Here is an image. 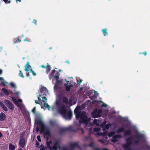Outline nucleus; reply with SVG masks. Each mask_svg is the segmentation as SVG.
Returning a JSON list of instances; mask_svg holds the SVG:
<instances>
[{"mask_svg": "<svg viewBox=\"0 0 150 150\" xmlns=\"http://www.w3.org/2000/svg\"><path fill=\"white\" fill-rule=\"evenodd\" d=\"M111 141L113 143H115L118 141V140L115 138H113V139L111 140Z\"/></svg>", "mask_w": 150, "mask_h": 150, "instance_id": "c03bdc74", "label": "nucleus"}, {"mask_svg": "<svg viewBox=\"0 0 150 150\" xmlns=\"http://www.w3.org/2000/svg\"><path fill=\"white\" fill-rule=\"evenodd\" d=\"M102 111L100 109L98 110L97 109H95L93 110L91 114V115L93 118H97L101 116V114Z\"/></svg>", "mask_w": 150, "mask_h": 150, "instance_id": "423d86ee", "label": "nucleus"}, {"mask_svg": "<svg viewBox=\"0 0 150 150\" xmlns=\"http://www.w3.org/2000/svg\"><path fill=\"white\" fill-rule=\"evenodd\" d=\"M75 115H76V118L77 119H78L79 118H81V116H82V112L79 113V114L78 113Z\"/></svg>", "mask_w": 150, "mask_h": 150, "instance_id": "a878e982", "label": "nucleus"}, {"mask_svg": "<svg viewBox=\"0 0 150 150\" xmlns=\"http://www.w3.org/2000/svg\"><path fill=\"white\" fill-rule=\"evenodd\" d=\"M40 150H45V148L44 145L42 144L40 145Z\"/></svg>", "mask_w": 150, "mask_h": 150, "instance_id": "79ce46f5", "label": "nucleus"}, {"mask_svg": "<svg viewBox=\"0 0 150 150\" xmlns=\"http://www.w3.org/2000/svg\"><path fill=\"white\" fill-rule=\"evenodd\" d=\"M0 106L1 108L5 111H8V110L7 108L1 101L0 102Z\"/></svg>", "mask_w": 150, "mask_h": 150, "instance_id": "aec40b11", "label": "nucleus"}, {"mask_svg": "<svg viewBox=\"0 0 150 150\" xmlns=\"http://www.w3.org/2000/svg\"><path fill=\"white\" fill-rule=\"evenodd\" d=\"M3 1L6 4H9L11 3V0H3Z\"/></svg>", "mask_w": 150, "mask_h": 150, "instance_id": "37998d69", "label": "nucleus"}, {"mask_svg": "<svg viewBox=\"0 0 150 150\" xmlns=\"http://www.w3.org/2000/svg\"><path fill=\"white\" fill-rule=\"evenodd\" d=\"M46 101H44V102H43L44 103V106L45 107L47 108L48 109H49L50 108V106L49 105H48L47 103H46Z\"/></svg>", "mask_w": 150, "mask_h": 150, "instance_id": "7c9ffc66", "label": "nucleus"}, {"mask_svg": "<svg viewBox=\"0 0 150 150\" xmlns=\"http://www.w3.org/2000/svg\"><path fill=\"white\" fill-rule=\"evenodd\" d=\"M56 83H61L62 82V80H59V79H57V80H56Z\"/></svg>", "mask_w": 150, "mask_h": 150, "instance_id": "49530a36", "label": "nucleus"}, {"mask_svg": "<svg viewBox=\"0 0 150 150\" xmlns=\"http://www.w3.org/2000/svg\"><path fill=\"white\" fill-rule=\"evenodd\" d=\"M84 138L85 140L86 141H87L88 140H90L91 139V137L90 136H85L84 137Z\"/></svg>", "mask_w": 150, "mask_h": 150, "instance_id": "e433bc0d", "label": "nucleus"}, {"mask_svg": "<svg viewBox=\"0 0 150 150\" xmlns=\"http://www.w3.org/2000/svg\"><path fill=\"white\" fill-rule=\"evenodd\" d=\"M115 134V133L114 132L112 131L108 133V136L109 137H110L114 135Z\"/></svg>", "mask_w": 150, "mask_h": 150, "instance_id": "72a5a7b5", "label": "nucleus"}, {"mask_svg": "<svg viewBox=\"0 0 150 150\" xmlns=\"http://www.w3.org/2000/svg\"><path fill=\"white\" fill-rule=\"evenodd\" d=\"M64 86L65 87V91H69L70 90L71 88L73 86L71 84L68 85L67 84H64Z\"/></svg>", "mask_w": 150, "mask_h": 150, "instance_id": "f3484780", "label": "nucleus"}, {"mask_svg": "<svg viewBox=\"0 0 150 150\" xmlns=\"http://www.w3.org/2000/svg\"><path fill=\"white\" fill-rule=\"evenodd\" d=\"M50 123L51 126H53L55 125V122L54 121L51 120L50 122Z\"/></svg>", "mask_w": 150, "mask_h": 150, "instance_id": "4c0bfd02", "label": "nucleus"}, {"mask_svg": "<svg viewBox=\"0 0 150 150\" xmlns=\"http://www.w3.org/2000/svg\"><path fill=\"white\" fill-rule=\"evenodd\" d=\"M4 103L7 106L8 108L10 110H13L14 109V105L10 100H4Z\"/></svg>", "mask_w": 150, "mask_h": 150, "instance_id": "1a4fd4ad", "label": "nucleus"}, {"mask_svg": "<svg viewBox=\"0 0 150 150\" xmlns=\"http://www.w3.org/2000/svg\"><path fill=\"white\" fill-rule=\"evenodd\" d=\"M6 118V115L3 112H1L0 114V121L5 120Z\"/></svg>", "mask_w": 150, "mask_h": 150, "instance_id": "dca6fc26", "label": "nucleus"}, {"mask_svg": "<svg viewBox=\"0 0 150 150\" xmlns=\"http://www.w3.org/2000/svg\"><path fill=\"white\" fill-rule=\"evenodd\" d=\"M62 101L64 103L67 104L68 103V99L66 97H63L62 98Z\"/></svg>", "mask_w": 150, "mask_h": 150, "instance_id": "393cba45", "label": "nucleus"}, {"mask_svg": "<svg viewBox=\"0 0 150 150\" xmlns=\"http://www.w3.org/2000/svg\"><path fill=\"white\" fill-rule=\"evenodd\" d=\"M58 112L66 120H70L72 117V112L71 110H67L65 105L61 104L58 109Z\"/></svg>", "mask_w": 150, "mask_h": 150, "instance_id": "f257e3e1", "label": "nucleus"}, {"mask_svg": "<svg viewBox=\"0 0 150 150\" xmlns=\"http://www.w3.org/2000/svg\"><path fill=\"white\" fill-rule=\"evenodd\" d=\"M56 71L55 70H52L50 74V75H51V76H50V79H51V78H52V76H53L54 74V73Z\"/></svg>", "mask_w": 150, "mask_h": 150, "instance_id": "c9c22d12", "label": "nucleus"}, {"mask_svg": "<svg viewBox=\"0 0 150 150\" xmlns=\"http://www.w3.org/2000/svg\"><path fill=\"white\" fill-rule=\"evenodd\" d=\"M35 129L37 132H38L39 131V129L38 126L36 127Z\"/></svg>", "mask_w": 150, "mask_h": 150, "instance_id": "6e6d98bb", "label": "nucleus"}, {"mask_svg": "<svg viewBox=\"0 0 150 150\" xmlns=\"http://www.w3.org/2000/svg\"><path fill=\"white\" fill-rule=\"evenodd\" d=\"M7 84V82L5 81L4 80L2 81L1 83V84L4 86H5Z\"/></svg>", "mask_w": 150, "mask_h": 150, "instance_id": "f704fd0d", "label": "nucleus"}, {"mask_svg": "<svg viewBox=\"0 0 150 150\" xmlns=\"http://www.w3.org/2000/svg\"><path fill=\"white\" fill-rule=\"evenodd\" d=\"M107 106V105L106 104L103 103L102 105H101V107H106Z\"/></svg>", "mask_w": 150, "mask_h": 150, "instance_id": "864d4df0", "label": "nucleus"}, {"mask_svg": "<svg viewBox=\"0 0 150 150\" xmlns=\"http://www.w3.org/2000/svg\"><path fill=\"white\" fill-rule=\"evenodd\" d=\"M139 54H144V55L145 56H146V54H147V53H146V51H145L143 52H141V53H139Z\"/></svg>", "mask_w": 150, "mask_h": 150, "instance_id": "603ef678", "label": "nucleus"}, {"mask_svg": "<svg viewBox=\"0 0 150 150\" xmlns=\"http://www.w3.org/2000/svg\"><path fill=\"white\" fill-rule=\"evenodd\" d=\"M98 141L100 142L101 143L103 144V145H107L108 144V142L105 143V141H104L102 139H98Z\"/></svg>", "mask_w": 150, "mask_h": 150, "instance_id": "c85d7f7f", "label": "nucleus"}, {"mask_svg": "<svg viewBox=\"0 0 150 150\" xmlns=\"http://www.w3.org/2000/svg\"><path fill=\"white\" fill-rule=\"evenodd\" d=\"M82 81L83 80L82 79H80V81H79L78 80H77V82H78V84L80 85Z\"/></svg>", "mask_w": 150, "mask_h": 150, "instance_id": "8fccbe9b", "label": "nucleus"}, {"mask_svg": "<svg viewBox=\"0 0 150 150\" xmlns=\"http://www.w3.org/2000/svg\"><path fill=\"white\" fill-rule=\"evenodd\" d=\"M18 75L22 78H24V76L23 73L21 72V70L19 71V73L18 74Z\"/></svg>", "mask_w": 150, "mask_h": 150, "instance_id": "58836bf2", "label": "nucleus"}, {"mask_svg": "<svg viewBox=\"0 0 150 150\" xmlns=\"http://www.w3.org/2000/svg\"><path fill=\"white\" fill-rule=\"evenodd\" d=\"M37 139L38 141L40 142H41V139H40V135H38L37 136Z\"/></svg>", "mask_w": 150, "mask_h": 150, "instance_id": "09e8293b", "label": "nucleus"}, {"mask_svg": "<svg viewBox=\"0 0 150 150\" xmlns=\"http://www.w3.org/2000/svg\"><path fill=\"white\" fill-rule=\"evenodd\" d=\"M36 145H37V146H38L39 145V143L38 142H37L36 143Z\"/></svg>", "mask_w": 150, "mask_h": 150, "instance_id": "69168bd1", "label": "nucleus"}, {"mask_svg": "<svg viewBox=\"0 0 150 150\" xmlns=\"http://www.w3.org/2000/svg\"><path fill=\"white\" fill-rule=\"evenodd\" d=\"M100 129L98 128H95L93 129V130L94 132H97L99 131Z\"/></svg>", "mask_w": 150, "mask_h": 150, "instance_id": "de8ad7c7", "label": "nucleus"}, {"mask_svg": "<svg viewBox=\"0 0 150 150\" xmlns=\"http://www.w3.org/2000/svg\"><path fill=\"white\" fill-rule=\"evenodd\" d=\"M80 129L81 130V132H82V133L83 134V133L84 132V130H83V129H82V128H81Z\"/></svg>", "mask_w": 150, "mask_h": 150, "instance_id": "680f3d73", "label": "nucleus"}, {"mask_svg": "<svg viewBox=\"0 0 150 150\" xmlns=\"http://www.w3.org/2000/svg\"><path fill=\"white\" fill-rule=\"evenodd\" d=\"M75 131L72 129V127H69L64 128H61L59 130V132L61 134H63L67 131Z\"/></svg>", "mask_w": 150, "mask_h": 150, "instance_id": "6e6552de", "label": "nucleus"}, {"mask_svg": "<svg viewBox=\"0 0 150 150\" xmlns=\"http://www.w3.org/2000/svg\"><path fill=\"white\" fill-rule=\"evenodd\" d=\"M36 107H35L32 110V112L34 114H35L36 113L35 112Z\"/></svg>", "mask_w": 150, "mask_h": 150, "instance_id": "a18cd8bd", "label": "nucleus"}, {"mask_svg": "<svg viewBox=\"0 0 150 150\" xmlns=\"http://www.w3.org/2000/svg\"><path fill=\"white\" fill-rule=\"evenodd\" d=\"M13 101L14 102L15 104L18 107L20 108H22V104L21 103L22 102V100L21 99H18V100H17L16 99L15 97H13L12 98Z\"/></svg>", "mask_w": 150, "mask_h": 150, "instance_id": "0eeeda50", "label": "nucleus"}, {"mask_svg": "<svg viewBox=\"0 0 150 150\" xmlns=\"http://www.w3.org/2000/svg\"><path fill=\"white\" fill-rule=\"evenodd\" d=\"M122 137V136L120 134H116L115 135H114L112 137L113 138H115L116 139H117V138H121Z\"/></svg>", "mask_w": 150, "mask_h": 150, "instance_id": "cd10ccee", "label": "nucleus"}, {"mask_svg": "<svg viewBox=\"0 0 150 150\" xmlns=\"http://www.w3.org/2000/svg\"><path fill=\"white\" fill-rule=\"evenodd\" d=\"M25 144V141L23 138H21L19 143V146L21 148H23Z\"/></svg>", "mask_w": 150, "mask_h": 150, "instance_id": "f8f14e48", "label": "nucleus"}, {"mask_svg": "<svg viewBox=\"0 0 150 150\" xmlns=\"http://www.w3.org/2000/svg\"><path fill=\"white\" fill-rule=\"evenodd\" d=\"M146 147L148 149H150V146H146Z\"/></svg>", "mask_w": 150, "mask_h": 150, "instance_id": "774afa93", "label": "nucleus"}, {"mask_svg": "<svg viewBox=\"0 0 150 150\" xmlns=\"http://www.w3.org/2000/svg\"><path fill=\"white\" fill-rule=\"evenodd\" d=\"M37 21L35 19H34L33 23H34L35 25H36Z\"/></svg>", "mask_w": 150, "mask_h": 150, "instance_id": "bf43d9fd", "label": "nucleus"}, {"mask_svg": "<svg viewBox=\"0 0 150 150\" xmlns=\"http://www.w3.org/2000/svg\"><path fill=\"white\" fill-rule=\"evenodd\" d=\"M74 112L75 114L81 113V111L79 110V109H77L76 108L74 110Z\"/></svg>", "mask_w": 150, "mask_h": 150, "instance_id": "473e14b6", "label": "nucleus"}, {"mask_svg": "<svg viewBox=\"0 0 150 150\" xmlns=\"http://www.w3.org/2000/svg\"><path fill=\"white\" fill-rule=\"evenodd\" d=\"M126 143L122 145V146L125 150H129L131 148L129 147L132 143V142L126 141Z\"/></svg>", "mask_w": 150, "mask_h": 150, "instance_id": "9b49d317", "label": "nucleus"}, {"mask_svg": "<svg viewBox=\"0 0 150 150\" xmlns=\"http://www.w3.org/2000/svg\"><path fill=\"white\" fill-rule=\"evenodd\" d=\"M60 75V74L58 72H57L55 75L53 76L56 80L59 79V76Z\"/></svg>", "mask_w": 150, "mask_h": 150, "instance_id": "bb28decb", "label": "nucleus"}, {"mask_svg": "<svg viewBox=\"0 0 150 150\" xmlns=\"http://www.w3.org/2000/svg\"><path fill=\"white\" fill-rule=\"evenodd\" d=\"M124 131L123 134L124 136L125 137L127 136H129L132 134V132L130 129H127L125 131V128L123 127H122L119 128L117 131V132L119 133L120 132H123Z\"/></svg>", "mask_w": 150, "mask_h": 150, "instance_id": "39448f33", "label": "nucleus"}, {"mask_svg": "<svg viewBox=\"0 0 150 150\" xmlns=\"http://www.w3.org/2000/svg\"><path fill=\"white\" fill-rule=\"evenodd\" d=\"M10 85L11 86L12 88H16L15 85L13 83H10Z\"/></svg>", "mask_w": 150, "mask_h": 150, "instance_id": "a19ab883", "label": "nucleus"}, {"mask_svg": "<svg viewBox=\"0 0 150 150\" xmlns=\"http://www.w3.org/2000/svg\"><path fill=\"white\" fill-rule=\"evenodd\" d=\"M41 67L43 68H46V72L47 74H48V73L50 71L51 69L50 66L48 63L47 64V65L46 66H44L43 65H41Z\"/></svg>", "mask_w": 150, "mask_h": 150, "instance_id": "4468645a", "label": "nucleus"}, {"mask_svg": "<svg viewBox=\"0 0 150 150\" xmlns=\"http://www.w3.org/2000/svg\"><path fill=\"white\" fill-rule=\"evenodd\" d=\"M14 40L15 41L14 42V43H18V42H20L21 41V40L18 38H16V39Z\"/></svg>", "mask_w": 150, "mask_h": 150, "instance_id": "ea45409f", "label": "nucleus"}, {"mask_svg": "<svg viewBox=\"0 0 150 150\" xmlns=\"http://www.w3.org/2000/svg\"><path fill=\"white\" fill-rule=\"evenodd\" d=\"M59 147L60 146L59 144V142L57 141L54 143L52 148L53 150H57Z\"/></svg>", "mask_w": 150, "mask_h": 150, "instance_id": "2eb2a0df", "label": "nucleus"}, {"mask_svg": "<svg viewBox=\"0 0 150 150\" xmlns=\"http://www.w3.org/2000/svg\"><path fill=\"white\" fill-rule=\"evenodd\" d=\"M16 146L15 145L11 143H10L9 145V149L10 150H15L16 149Z\"/></svg>", "mask_w": 150, "mask_h": 150, "instance_id": "4be33fe9", "label": "nucleus"}, {"mask_svg": "<svg viewBox=\"0 0 150 150\" xmlns=\"http://www.w3.org/2000/svg\"><path fill=\"white\" fill-rule=\"evenodd\" d=\"M81 118L79 120V122L80 123H84L86 124H88L90 121V119L85 114V112H82Z\"/></svg>", "mask_w": 150, "mask_h": 150, "instance_id": "20e7f679", "label": "nucleus"}, {"mask_svg": "<svg viewBox=\"0 0 150 150\" xmlns=\"http://www.w3.org/2000/svg\"><path fill=\"white\" fill-rule=\"evenodd\" d=\"M48 91L47 90L46 88L45 87H42L40 89V94H39L38 99V100L40 101H41L40 97H42V102L46 101L47 100V98L46 97L47 96L46 93H47Z\"/></svg>", "mask_w": 150, "mask_h": 150, "instance_id": "7ed1b4c3", "label": "nucleus"}, {"mask_svg": "<svg viewBox=\"0 0 150 150\" xmlns=\"http://www.w3.org/2000/svg\"><path fill=\"white\" fill-rule=\"evenodd\" d=\"M32 73L33 74V75L34 76H35L36 75V73L34 71H32Z\"/></svg>", "mask_w": 150, "mask_h": 150, "instance_id": "13d9d810", "label": "nucleus"}, {"mask_svg": "<svg viewBox=\"0 0 150 150\" xmlns=\"http://www.w3.org/2000/svg\"><path fill=\"white\" fill-rule=\"evenodd\" d=\"M111 126V124L110 123L106 124L103 128V130H105L106 129H108L110 126Z\"/></svg>", "mask_w": 150, "mask_h": 150, "instance_id": "5701e85b", "label": "nucleus"}, {"mask_svg": "<svg viewBox=\"0 0 150 150\" xmlns=\"http://www.w3.org/2000/svg\"><path fill=\"white\" fill-rule=\"evenodd\" d=\"M107 31L108 30L106 29H102V32L103 33V34L104 36H105L106 35L108 36V35Z\"/></svg>", "mask_w": 150, "mask_h": 150, "instance_id": "b1692460", "label": "nucleus"}, {"mask_svg": "<svg viewBox=\"0 0 150 150\" xmlns=\"http://www.w3.org/2000/svg\"><path fill=\"white\" fill-rule=\"evenodd\" d=\"M62 150H68V149L66 147H63Z\"/></svg>", "mask_w": 150, "mask_h": 150, "instance_id": "e2e57ef3", "label": "nucleus"}, {"mask_svg": "<svg viewBox=\"0 0 150 150\" xmlns=\"http://www.w3.org/2000/svg\"><path fill=\"white\" fill-rule=\"evenodd\" d=\"M13 94H15L16 95H18L19 94V93L18 92H16L15 93H13Z\"/></svg>", "mask_w": 150, "mask_h": 150, "instance_id": "052dcab7", "label": "nucleus"}, {"mask_svg": "<svg viewBox=\"0 0 150 150\" xmlns=\"http://www.w3.org/2000/svg\"><path fill=\"white\" fill-rule=\"evenodd\" d=\"M0 80H1L2 81H3L4 80V79H3V77H0Z\"/></svg>", "mask_w": 150, "mask_h": 150, "instance_id": "0e129e2a", "label": "nucleus"}, {"mask_svg": "<svg viewBox=\"0 0 150 150\" xmlns=\"http://www.w3.org/2000/svg\"><path fill=\"white\" fill-rule=\"evenodd\" d=\"M89 132L88 134L89 135L91 134L93 132H92V131L91 129H89Z\"/></svg>", "mask_w": 150, "mask_h": 150, "instance_id": "5fc2aeb1", "label": "nucleus"}, {"mask_svg": "<svg viewBox=\"0 0 150 150\" xmlns=\"http://www.w3.org/2000/svg\"><path fill=\"white\" fill-rule=\"evenodd\" d=\"M26 76H27L30 77V75L29 74V73H27L26 74Z\"/></svg>", "mask_w": 150, "mask_h": 150, "instance_id": "338daca9", "label": "nucleus"}, {"mask_svg": "<svg viewBox=\"0 0 150 150\" xmlns=\"http://www.w3.org/2000/svg\"><path fill=\"white\" fill-rule=\"evenodd\" d=\"M29 64V62H27L26 64L25 65V70L26 71H28L30 70V69L31 68V66Z\"/></svg>", "mask_w": 150, "mask_h": 150, "instance_id": "6ab92c4d", "label": "nucleus"}, {"mask_svg": "<svg viewBox=\"0 0 150 150\" xmlns=\"http://www.w3.org/2000/svg\"><path fill=\"white\" fill-rule=\"evenodd\" d=\"M143 135L141 133H137L136 135L134 136V137L138 139L134 141V142L136 144H137L140 141V139L143 137Z\"/></svg>", "mask_w": 150, "mask_h": 150, "instance_id": "9d476101", "label": "nucleus"}, {"mask_svg": "<svg viewBox=\"0 0 150 150\" xmlns=\"http://www.w3.org/2000/svg\"><path fill=\"white\" fill-rule=\"evenodd\" d=\"M35 122L37 125H39L40 126V133H43L44 135L50 136V134L49 128L45 127L44 123L40 117L36 118L35 120Z\"/></svg>", "mask_w": 150, "mask_h": 150, "instance_id": "f03ea898", "label": "nucleus"}, {"mask_svg": "<svg viewBox=\"0 0 150 150\" xmlns=\"http://www.w3.org/2000/svg\"><path fill=\"white\" fill-rule=\"evenodd\" d=\"M85 146H89L92 148H94V150H101L100 148H94V143L93 142H91L88 145H86V144H85L84 145Z\"/></svg>", "mask_w": 150, "mask_h": 150, "instance_id": "a211bd4d", "label": "nucleus"}, {"mask_svg": "<svg viewBox=\"0 0 150 150\" xmlns=\"http://www.w3.org/2000/svg\"><path fill=\"white\" fill-rule=\"evenodd\" d=\"M100 135H102L103 136H105L106 135V134L105 132H103V133H100Z\"/></svg>", "mask_w": 150, "mask_h": 150, "instance_id": "3c124183", "label": "nucleus"}, {"mask_svg": "<svg viewBox=\"0 0 150 150\" xmlns=\"http://www.w3.org/2000/svg\"><path fill=\"white\" fill-rule=\"evenodd\" d=\"M52 143V142L51 141H50V142H47V146L48 148L50 149V150H52V147L50 145V144Z\"/></svg>", "mask_w": 150, "mask_h": 150, "instance_id": "c756f323", "label": "nucleus"}, {"mask_svg": "<svg viewBox=\"0 0 150 150\" xmlns=\"http://www.w3.org/2000/svg\"><path fill=\"white\" fill-rule=\"evenodd\" d=\"M1 90L3 93L7 96H8L9 95V92L6 89L3 88L1 89Z\"/></svg>", "mask_w": 150, "mask_h": 150, "instance_id": "412c9836", "label": "nucleus"}, {"mask_svg": "<svg viewBox=\"0 0 150 150\" xmlns=\"http://www.w3.org/2000/svg\"><path fill=\"white\" fill-rule=\"evenodd\" d=\"M106 123V121H104L102 123V124L101 125V126H102V125H104Z\"/></svg>", "mask_w": 150, "mask_h": 150, "instance_id": "4d7b16f0", "label": "nucleus"}, {"mask_svg": "<svg viewBox=\"0 0 150 150\" xmlns=\"http://www.w3.org/2000/svg\"><path fill=\"white\" fill-rule=\"evenodd\" d=\"M134 137L133 136H131L130 137H129L126 139V141H128V142H132V140L133 139Z\"/></svg>", "mask_w": 150, "mask_h": 150, "instance_id": "2f4dec72", "label": "nucleus"}, {"mask_svg": "<svg viewBox=\"0 0 150 150\" xmlns=\"http://www.w3.org/2000/svg\"><path fill=\"white\" fill-rule=\"evenodd\" d=\"M70 149L71 150H73L75 147L80 148V146L78 143L74 142L70 143L69 144Z\"/></svg>", "mask_w": 150, "mask_h": 150, "instance_id": "ddd939ff", "label": "nucleus"}]
</instances>
